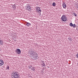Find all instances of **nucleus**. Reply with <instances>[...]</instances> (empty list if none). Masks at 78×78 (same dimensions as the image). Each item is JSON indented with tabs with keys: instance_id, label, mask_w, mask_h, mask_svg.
<instances>
[{
	"instance_id": "nucleus-1",
	"label": "nucleus",
	"mask_w": 78,
	"mask_h": 78,
	"mask_svg": "<svg viewBox=\"0 0 78 78\" xmlns=\"http://www.w3.org/2000/svg\"><path fill=\"white\" fill-rule=\"evenodd\" d=\"M29 53L31 57L34 58L35 59H37V55L36 53L33 51L32 50H29Z\"/></svg>"
},
{
	"instance_id": "nucleus-2",
	"label": "nucleus",
	"mask_w": 78,
	"mask_h": 78,
	"mask_svg": "<svg viewBox=\"0 0 78 78\" xmlns=\"http://www.w3.org/2000/svg\"><path fill=\"white\" fill-rule=\"evenodd\" d=\"M11 76L12 78H20V75L18 72H15L11 74Z\"/></svg>"
},
{
	"instance_id": "nucleus-3",
	"label": "nucleus",
	"mask_w": 78,
	"mask_h": 78,
	"mask_svg": "<svg viewBox=\"0 0 78 78\" xmlns=\"http://www.w3.org/2000/svg\"><path fill=\"white\" fill-rule=\"evenodd\" d=\"M36 11L38 13V15L39 16L41 15V7H36Z\"/></svg>"
},
{
	"instance_id": "nucleus-4",
	"label": "nucleus",
	"mask_w": 78,
	"mask_h": 78,
	"mask_svg": "<svg viewBox=\"0 0 78 78\" xmlns=\"http://www.w3.org/2000/svg\"><path fill=\"white\" fill-rule=\"evenodd\" d=\"M62 21L63 22H66L67 21V17L66 16V15H63L61 18Z\"/></svg>"
},
{
	"instance_id": "nucleus-5",
	"label": "nucleus",
	"mask_w": 78,
	"mask_h": 78,
	"mask_svg": "<svg viewBox=\"0 0 78 78\" xmlns=\"http://www.w3.org/2000/svg\"><path fill=\"white\" fill-rule=\"evenodd\" d=\"M26 9L27 11H31L32 10L31 7L30 5H27L26 7Z\"/></svg>"
},
{
	"instance_id": "nucleus-6",
	"label": "nucleus",
	"mask_w": 78,
	"mask_h": 78,
	"mask_svg": "<svg viewBox=\"0 0 78 78\" xmlns=\"http://www.w3.org/2000/svg\"><path fill=\"white\" fill-rule=\"evenodd\" d=\"M15 52L17 54H21V50L20 49H17L15 50Z\"/></svg>"
},
{
	"instance_id": "nucleus-7",
	"label": "nucleus",
	"mask_w": 78,
	"mask_h": 78,
	"mask_svg": "<svg viewBox=\"0 0 78 78\" xmlns=\"http://www.w3.org/2000/svg\"><path fill=\"white\" fill-rule=\"evenodd\" d=\"M41 64L42 67H45V62L44 61H41L40 62Z\"/></svg>"
},
{
	"instance_id": "nucleus-8",
	"label": "nucleus",
	"mask_w": 78,
	"mask_h": 78,
	"mask_svg": "<svg viewBox=\"0 0 78 78\" xmlns=\"http://www.w3.org/2000/svg\"><path fill=\"white\" fill-rule=\"evenodd\" d=\"M63 8L64 9H66V7L67 6V5L65 3V2H63L62 4Z\"/></svg>"
},
{
	"instance_id": "nucleus-9",
	"label": "nucleus",
	"mask_w": 78,
	"mask_h": 78,
	"mask_svg": "<svg viewBox=\"0 0 78 78\" xmlns=\"http://www.w3.org/2000/svg\"><path fill=\"white\" fill-rule=\"evenodd\" d=\"M4 63L3 61L2 60H0V66H2Z\"/></svg>"
},
{
	"instance_id": "nucleus-10",
	"label": "nucleus",
	"mask_w": 78,
	"mask_h": 78,
	"mask_svg": "<svg viewBox=\"0 0 78 78\" xmlns=\"http://www.w3.org/2000/svg\"><path fill=\"white\" fill-rule=\"evenodd\" d=\"M3 41L2 40H0V45H3Z\"/></svg>"
},
{
	"instance_id": "nucleus-11",
	"label": "nucleus",
	"mask_w": 78,
	"mask_h": 78,
	"mask_svg": "<svg viewBox=\"0 0 78 78\" xmlns=\"http://www.w3.org/2000/svg\"><path fill=\"white\" fill-rule=\"evenodd\" d=\"M31 24H30V23H27L26 25L27 26V27H30V26L31 25Z\"/></svg>"
},
{
	"instance_id": "nucleus-12",
	"label": "nucleus",
	"mask_w": 78,
	"mask_h": 78,
	"mask_svg": "<svg viewBox=\"0 0 78 78\" xmlns=\"http://www.w3.org/2000/svg\"><path fill=\"white\" fill-rule=\"evenodd\" d=\"M31 70L32 71H34L35 70V67H33L31 68Z\"/></svg>"
},
{
	"instance_id": "nucleus-13",
	"label": "nucleus",
	"mask_w": 78,
	"mask_h": 78,
	"mask_svg": "<svg viewBox=\"0 0 78 78\" xmlns=\"http://www.w3.org/2000/svg\"><path fill=\"white\" fill-rule=\"evenodd\" d=\"M52 6H54L55 7L56 6V3H55V2H53L52 4Z\"/></svg>"
},
{
	"instance_id": "nucleus-14",
	"label": "nucleus",
	"mask_w": 78,
	"mask_h": 78,
	"mask_svg": "<svg viewBox=\"0 0 78 78\" xmlns=\"http://www.w3.org/2000/svg\"><path fill=\"white\" fill-rule=\"evenodd\" d=\"M28 68L29 69H31L32 68V66L31 65H29L28 66Z\"/></svg>"
},
{
	"instance_id": "nucleus-15",
	"label": "nucleus",
	"mask_w": 78,
	"mask_h": 78,
	"mask_svg": "<svg viewBox=\"0 0 78 78\" xmlns=\"http://www.w3.org/2000/svg\"><path fill=\"white\" fill-rule=\"evenodd\" d=\"M73 28H75L76 27V24H73Z\"/></svg>"
},
{
	"instance_id": "nucleus-16",
	"label": "nucleus",
	"mask_w": 78,
	"mask_h": 78,
	"mask_svg": "<svg viewBox=\"0 0 78 78\" xmlns=\"http://www.w3.org/2000/svg\"><path fill=\"white\" fill-rule=\"evenodd\" d=\"M13 8H14V9H16V6L15 5H13L12 6Z\"/></svg>"
},
{
	"instance_id": "nucleus-17",
	"label": "nucleus",
	"mask_w": 78,
	"mask_h": 78,
	"mask_svg": "<svg viewBox=\"0 0 78 78\" xmlns=\"http://www.w3.org/2000/svg\"><path fill=\"white\" fill-rule=\"evenodd\" d=\"M69 25L70 27H73V24L72 23H69Z\"/></svg>"
},
{
	"instance_id": "nucleus-18",
	"label": "nucleus",
	"mask_w": 78,
	"mask_h": 78,
	"mask_svg": "<svg viewBox=\"0 0 78 78\" xmlns=\"http://www.w3.org/2000/svg\"><path fill=\"white\" fill-rule=\"evenodd\" d=\"M73 14L74 15V16H75L76 17V13H73Z\"/></svg>"
},
{
	"instance_id": "nucleus-19",
	"label": "nucleus",
	"mask_w": 78,
	"mask_h": 78,
	"mask_svg": "<svg viewBox=\"0 0 78 78\" xmlns=\"http://www.w3.org/2000/svg\"><path fill=\"white\" fill-rule=\"evenodd\" d=\"M76 9H78V5H76Z\"/></svg>"
},
{
	"instance_id": "nucleus-20",
	"label": "nucleus",
	"mask_w": 78,
	"mask_h": 78,
	"mask_svg": "<svg viewBox=\"0 0 78 78\" xmlns=\"http://www.w3.org/2000/svg\"><path fill=\"white\" fill-rule=\"evenodd\" d=\"M7 69H9V66H7Z\"/></svg>"
}]
</instances>
